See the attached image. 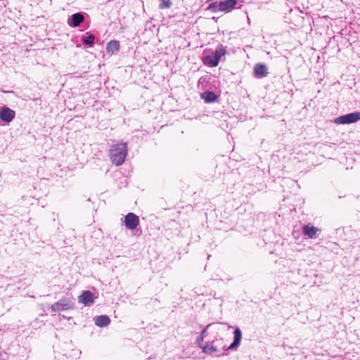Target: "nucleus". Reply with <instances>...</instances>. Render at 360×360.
Wrapping results in <instances>:
<instances>
[{
	"mask_svg": "<svg viewBox=\"0 0 360 360\" xmlns=\"http://www.w3.org/2000/svg\"><path fill=\"white\" fill-rule=\"evenodd\" d=\"M95 324L98 327H105L110 323V318L106 315H101L94 318Z\"/></svg>",
	"mask_w": 360,
	"mask_h": 360,
	"instance_id": "nucleus-14",
	"label": "nucleus"
},
{
	"mask_svg": "<svg viewBox=\"0 0 360 360\" xmlns=\"http://www.w3.org/2000/svg\"><path fill=\"white\" fill-rule=\"evenodd\" d=\"M15 117L14 110L8 107H3L0 110V119L3 122H10Z\"/></svg>",
	"mask_w": 360,
	"mask_h": 360,
	"instance_id": "nucleus-9",
	"label": "nucleus"
},
{
	"mask_svg": "<svg viewBox=\"0 0 360 360\" xmlns=\"http://www.w3.org/2000/svg\"><path fill=\"white\" fill-rule=\"evenodd\" d=\"M237 4V0H224L219 3L217 9L219 11L230 12L231 11Z\"/></svg>",
	"mask_w": 360,
	"mask_h": 360,
	"instance_id": "nucleus-8",
	"label": "nucleus"
},
{
	"mask_svg": "<svg viewBox=\"0 0 360 360\" xmlns=\"http://www.w3.org/2000/svg\"><path fill=\"white\" fill-rule=\"evenodd\" d=\"M172 4L171 0H160L159 8L160 9L169 8Z\"/></svg>",
	"mask_w": 360,
	"mask_h": 360,
	"instance_id": "nucleus-20",
	"label": "nucleus"
},
{
	"mask_svg": "<svg viewBox=\"0 0 360 360\" xmlns=\"http://www.w3.org/2000/svg\"><path fill=\"white\" fill-rule=\"evenodd\" d=\"M219 340H222V338L218 340L216 338L211 342H207L205 345H200V347L202 349V352L207 354H213L218 352H221L219 346L216 344Z\"/></svg>",
	"mask_w": 360,
	"mask_h": 360,
	"instance_id": "nucleus-5",
	"label": "nucleus"
},
{
	"mask_svg": "<svg viewBox=\"0 0 360 360\" xmlns=\"http://www.w3.org/2000/svg\"><path fill=\"white\" fill-rule=\"evenodd\" d=\"M120 43L116 40H111L109 41L106 46V51L108 53H114L120 50Z\"/></svg>",
	"mask_w": 360,
	"mask_h": 360,
	"instance_id": "nucleus-15",
	"label": "nucleus"
},
{
	"mask_svg": "<svg viewBox=\"0 0 360 360\" xmlns=\"http://www.w3.org/2000/svg\"><path fill=\"white\" fill-rule=\"evenodd\" d=\"M88 34V36L83 39L84 44L91 46L94 41L95 37L92 34Z\"/></svg>",
	"mask_w": 360,
	"mask_h": 360,
	"instance_id": "nucleus-21",
	"label": "nucleus"
},
{
	"mask_svg": "<svg viewBox=\"0 0 360 360\" xmlns=\"http://www.w3.org/2000/svg\"><path fill=\"white\" fill-rule=\"evenodd\" d=\"M84 20V17L81 13H74L70 19L68 20V24L72 27H78Z\"/></svg>",
	"mask_w": 360,
	"mask_h": 360,
	"instance_id": "nucleus-11",
	"label": "nucleus"
},
{
	"mask_svg": "<svg viewBox=\"0 0 360 360\" xmlns=\"http://www.w3.org/2000/svg\"><path fill=\"white\" fill-rule=\"evenodd\" d=\"M219 60L212 54V56H207L204 59V63L210 67H216L219 64Z\"/></svg>",
	"mask_w": 360,
	"mask_h": 360,
	"instance_id": "nucleus-17",
	"label": "nucleus"
},
{
	"mask_svg": "<svg viewBox=\"0 0 360 360\" xmlns=\"http://www.w3.org/2000/svg\"><path fill=\"white\" fill-rule=\"evenodd\" d=\"M210 328H207V325L202 330L200 336L197 339V342L198 343V345H203L202 342L203 341L205 337L207 335V332Z\"/></svg>",
	"mask_w": 360,
	"mask_h": 360,
	"instance_id": "nucleus-19",
	"label": "nucleus"
},
{
	"mask_svg": "<svg viewBox=\"0 0 360 360\" xmlns=\"http://www.w3.org/2000/svg\"><path fill=\"white\" fill-rule=\"evenodd\" d=\"M210 330L215 333V339L219 337L221 333L228 330L231 328V326H227L225 323H212L207 325Z\"/></svg>",
	"mask_w": 360,
	"mask_h": 360,
	"instance_id": "nucleus-6",
	"label": "nucleus"
},
{
	"mask_svg": "<svg viewBox=\"0 0 360 360\" xmlns=\"http://www.w3.org/2000/svg\"><path fill=\"white\" fill-rule=\"evenodd\" d=\"M254 73L257 78L266 77L268 75L267 68L262 64H257L254 68Z\"/></svg>",
	"mask_w": 360,
	"mask_h": 360,
	"instance_id": "nucleus-13",
	"label": "nucleus"
},
{
	"mask_svg": "<svg viewBox=\"0 0 360 360\" xmlns=\"http://www.w3.org/2000/svg\"><path fill=\"white\" fill-rule=\"evenodd\" d=\"M75 307V302L69 298H64L59 300L57 302L53 304L51 307V309L53 312H58L60 311H65L72 309Z\"/></svg>",
	"mask_w": 360,
	"mask_h": 360,
	"instance_id": "nucleus-2",
	"label": "nucleus"
},
{
	"mask_svg": "<svg viewBox=\"0 0 360 360\" xmlns=\"http://www.w3.org/2000/svg\"><path fill=\"white\" fill-rule=\"evenodd\" d=\"M302 231L305 236L309 238H314L316 235L320 232V229L311 224H307L303 226Z\"/></svg>",
	"mask_w": 360,
	"mask_h": 360,
	"instance_id": "nucleus-10",
	"label": "nucleus"
},
{
	"mask_svg": "<svg viewBox=\"0 0 360 360\" xmlns=\"http://www.w3.org/2000/svg\"><path fill=\"white\" fill-rule=\"evenodd\" d=\"M226 50L222 45H219L215 51L213 52V55L219 60V59L226 54Z\"/></svg>",
	"mask_w": 360,
	"mask_h": 360,
	"instance_id": "nucleus-18",
	"label": "nucleus"
},
{
	"mask_svg": "<svg viewBox=\"0 0 360 360\" xmlns=\"http://www.w3.org/2000/svg\"><path fill=\"white\" fill-rule=\"evenodd\" d=\"M80 352L77 349H72L70 353H65L64 355H65L67 357H75L77 358L80 354Z\"/></svg>",
	"mask_w": 360,
	"mask_h": 360,
	"instance_id": "nucleus-22",
	"label": "nucleus"
},
{
	"mask_svg": "<svg viewBox=\"0 0 360 360\" xmlns=\"http://www.w3.org/2000/svg\"><path fill=\"white\" fill-rule=\"evenodd\" d=\"M96 298V297L91 291L85 290L78 297V302L85 306H90L95 302Z\"/></svg>",
	"mask_w": 360,
	"mask_h": 360,
	"instance_id": "nucleus-7",
	"label": "nucleus"
},
{
	"mask_svg": "<svg viewBox=\"0 0 360 360\" xmlns=\"http://www.w3.org/2000/svg\"><path fill=\"white\" fill-rule=\"evenodd\" d=\"M202 98L206 103H212L217 100V96L214 92L207 91L202 94Z\"/></svg>",
	"mask_w": 360,
	"mask_h": 360,
	"instance_id": "nucleus-16",
	"label": "nucleus"
},
{
	"mask_svg": "<svg viewBox=\"0 0 360 360\" xmlns=\"http://www.w3.org/2000/svg\"><path fill=\"white\" fill-rule=\"evenodd\" d=\"M234 339L233 342L229 345L228 349H234L238 347L242 339V332L239 328H236L233 332Z\"/></svg>",
	"mask_w": 360,
	"mask_h": 360,
	"instance_id": "nucleus-12",
	"label": "nucleus"
},
{
	"mask_svg": "<svg viewBox=\"0 0 360 360\" xmlns=\"http://www.w3.org/2000/svg\"><path fill=\"white\" fill-rule=\"evenodd\" d=\"M110 158L112 164L116 166L122 165L127 155V143H119L112 146L110 149Z\"/></svg>",
	"mask_w": 360,
	"mask_h": 360,
	"instance_id": "nucleus-1",
	"label": "nucleus"
},
{
	"mask_svg": "<svg viewBox=\"0 0 360 360\" xmlns=\"http://www.w3.org/2000/svg\"><path fill=\"white\" fill-rule=\"evenodd\" d=\"M139 217L133 212H129L125 215L124 224L129 230L135 229L139 224Z\"/></svg>",
	"mask_w": 360,
	"mask_h": 360,
	"instance_id": "nucleus-4",
	"label": "nucleus"
},
{
	"mask_svg": "<svg viewBox=\"0 0 360 360\" xmlns=\"http://www.w3.org/2000/svg\"><path fill=\"white\" fill-rule=\"evenodd\" d=\"M360 120V112H355L335 118L334 123L337 124H349Z\"/></svg>",
	"mask_w": 360,
	"mask_h": 360,
	"instance_id": "nucleus-3",
	"label": "nucleus"
}]
</instances>
